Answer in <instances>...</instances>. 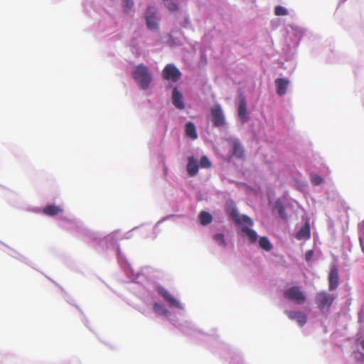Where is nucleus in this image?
Returning <instances> with one entry per match:
<instances>
[{
  "label": "nucleus",
  "instance_id": "obj_1",
  "mask_svg": "<svg viewBox=\"0 0 364 364\" xmlns=\"http://www.w3.org/2000/svg\"><path fill=\"white\" fill-rule=\"evenodd\" d=\"M132 77L140 89L146 90L153 80V76L149 68L144 63L136 65L132 71Z\"/></svg>",
  "mask_w": 364,
  "mask_h": 364
},
{
  "label": "nucleus",
  "instance_id": "obj_2",
  "mask_svg": "<svg viewBox=\"0 0 364 364\" xmlns=\"http://www.w3.org/2000/svg\"><path fill=\"white\" fill-rule=\"evenodd\" d=\"M144 21L148 30L151 31H159V18L155 6H148L144 11Z\"/></svg>",
  "mask_w": 364,
  "mask_h": 364
},
{
  "label": "nucleus",
  "instance_id": "obj_3",
  "mask_svg": "<svg viewBox=\"0 0 364 364\" xmlns=\"http://www.w3.org/2000/svg\"><path fill=\"white\" fill-rule=\"evenodd\" d=\"M162 77L170 84L178 83L182 77V73L173 63L165 65L161 73Z\"/></svg>",
  "mask_w": 364,
  "mask_h": 364
},
{
  "label": "nucleus",
  "instance_id": "obj_4",
  "mask_svg": "<svg viewBox=\"0 0 364 364\" xmlns=\"http://www.w3.org/2000/svg\"><path fill=\"white\" fill-rule=\"evenodd\" d=\"M315 300L321 312H328L335 300V296L325 291H321L316 294Z\"/></svg>",
  "mask_w": 364,
  "mask_h": 364
},
{
  "label": "nucleus",
  "instance_id": "obj_5",
  "mask_svg": "<svg viewBox=\"0 0 364 364\" xmlns=\"http://www.w3.org/2000/svg\"><path fill=\"white\" fill-rule=\"evenodd\" d=\"M287 33L289 43H288L289 47L298 48L300 41H301L304 30L301 27L296 25H289L287 28Z\"/></svg>",
  "mask_w": 364,
  "mask_h": 364
},
{
  "label": "nucleus",
  "instance_id": "obj_6",
  "mask_svg": "<svg viewBox=\"0 0 364 364\" xmlns=\"http://www.w3.org/2000/svg\"><path fill=\"white\" fill-rule=\"evenodd\" d=\"M283 295L287 299L299 305L303 304L306 299L305 294L299 286L289 287L284 291Z\"/></svg>",
  "mask_w": 364,
  "mask_h": 364
},
{
  "label": "nucleus",
  "instance_id": "obj_7",
  "mask_svg": "<svg viewBox=\"0 0 364 364\" xmlns=\"http://www.w3.org/2000/svg\"><path fill=\"white\" fill-rule=\"evenodd\" d=\"M210 117L213 127H220L225 125V117L220 105H216L211 108Z\"/></svg>",
  "mask_w": 364,
  "mask_h": 364
},
{
  "label": "nucleus",
  "instance_id": "obj_8",
  "mask_svg": "<svg viewBox=\"0 0 364 364\" xmlns=\"http://www.w3.org/2000/svg\"><path fill=\"white\" fill-rule=\"evenodd\" d=\"M237 116L242 124L249 121L250 117L247 112V103L242 95H240L236 102Z\"/></svg>",
  "mask_w": 364,
  "mask_h": 364
},
{
  "label": "nucleus",
  "instance_id": "obj_9",
  "mask_svg": "<svg viewBox=\"0 0 364 364\" xmlns=\"http://www.w3.org/2000/svg\"><path fill=\"white\" fill-rule=\"evenodd\" d=\"M228 214L237 225L245 223L250 226L253 225L252 220L246 215H240L235 206L227 209Z\"/></svg>",
  "mask_w": 364,
  "mask_h": 364
},
{
  "label": "nucleus",
  "instance_id": "obj_10",
  "mask_svg": "<svg viewBox=\"0 0 364 364\" xmlns=\"http://www.w3.org/2000/svg\"><path fill=\"white\" fill-rule=\"evenodd\" d=\"M328 289L330 291L337 289L339 284L338 270L336 265H332L328 277Z\"/></svg>",
  "mask_w": 364,
  "mask_h": 364
},
{
  "label": "nucleus",
  "instance_id": "obj_11",
  "mask_svg": "<svg viewBox=\"0 0 364 364\" xmlns=\"http://www.w3.org/2000/svg\"><path fill=\"white\" fill-rule=\"evenodd\" d=\"M157 292L172 306L182 309L180 302L176 300L166 289L162 287L157 288Z\"/></svg>",
  "mask_w": 364,
  "mask_h": 364
},
{
  "label": "nucleus",
  "instance_id": "obj_12",
  "mask_svg": "<svg viewBox=\"0 0 364 364\" xmlns=\"http://www.w3.org/2000/svg\"><path fill=\"white\" fill-rule=\"evenodd\" d=\"M285 314L289 319L296 321L300 326L306 323V316L301 311L286 310Z\"/></svg>",
  "mask_w": 364,
  "mask_h": 364
},
{
  "label": "nucleus",
  "instance_id": "obj_13",
  "mask_svg": "<svg viewBox=\"0 0 364 364\" xmlns=\"http://www.w3.org/2000/svg\"><path fill=\"white\" fill-rule=\"evenodd\" d=\"M232 155L237 159H242L245 156V149L238 139H235L232 143Z\"/></svg>",
  "mask_w": 364,
  "mask_h": 364
},
{
  "label": "nucleus",
  "instance_id": "obj_14",
  "mask_svg": "<svg viewBox=\"0 0 364 364\" xmlns=\"http://www.w3.org/2000/svg\"><path fill=\"white\" fill-rule=\"evenodd\" d=\"M186 171L190 176H194L198 173V164L197 160L191 156L188 158V164L186 166Z\"/></svg>",
  "mask_w": 364,
  "mask_h": 364
},
{
  "label": "nucleus",
  "instance_id": "obj_15",
  "mask_svg": "<svg viewBox=\"0 0 364 364\" xmlns=\"http://www.w3.org/2000/svg\"><path fill=\"white\" fill-rule=\"evenodd\" d=\"M63 211V209L60 206L55 205H48L43 209V213L48 216H55Z\"/></svg>",
  "mask_w": 364,
  "mask_h": 364
},
{
  "label": "nucleus",
  "instance_id": "obj_16",
  "mask_svg": "<svg viewBox=\"0 0 364 364\" xmlns=\"http://www.w3.org/2000/svg\"><path fill=\"white\" fill-rule=\"evenodd\" d=\"M310 227L308 223L301 228V229L296 233L295 237L299 240H308L310 238Z\"/></svg>",
  "mask_w": 364,
  "mask_h": 364
},
{
  "label": "nucleus",
  "instance_id": "obj_17",
  "mask_svg": "<svg viewBox=\"0 0 364 364\" xmlns=\"http://www.w3.org/2000/svg\"><path fill=\"white\" fill-rule=\"evenodd\" d=\"M289 80L287 77H277L274 80L276 91H287L289 85Z\"/></svg>",
  "mask_w": 364,
  "mask_h": 364
},
{
  "label": "nucleus",
  "instance_id": "obj_18",
  "mask_svg": "<svg viewBox=\"0 0 364 364\" xmlns=\"http://www.w3.org/2000/svg\"><path fill=\"white\" fill-rule=\"evenodd\" d=\"M176 18H177L178 24L183 28L193 30V25L191 22L190 16H189L188 14H187L186 12L184 13L183 19H180L179 16H178Z\"/></svg>",
  "mask_w": 364,
  "mask_h": 364
},
{
  "label": "nucleus",
  "instance_id": "obj_19",
  "mask_svg": "<svg viewBox=\"0 0 364 364\" xmlns=\"http://www.w3.org/2000/svg\"><path fill=\"white\" fill-rule=\"evenodd\" d=\"M172 102L178 109H183L185 107L181 92H173Z\"/></svg>",
  "mask_w": 364,
  "mask_h": 364
},
{
  "label": "nucleus",
  "instance_id": "obj_20",
  "mask_svg": "<svg viewBox=\"0 0 364 364\" xmlns=\"http://www.w3.org/2000/svg\"><path fill=\"white\" fill-rule=\"evenodd\" d=\"M241 231L247 237L249 241L255 243L257 240V235L256 232L248 227L242 226Z\"/></svg>",
  "mask_w": 364,
  "mask_h": 364
},
{
  "label": "nucleus",
  "instance_id": "obj_21",
  "mask_svg": "<svg viewBox=\"0 0 364 364\" xmlns=\"http://www.w3.org/2000/svg\"><path fill=\"white\" fill-rule=\"evenodd\" d=\"M186 134L192 139H196L198 137L196 129L193 122H188L186 124Z\"/></svg>",
  "mask_w": 364,
  "mask_h": 364
},
{
  "label": "nucleus",
  "instance_id": "obj_22",
  "mask_svg": "<svg viewBox=\"0 0 364 364\" xmlns=\"http://www.w3.org/2000/svg\"><path fill=\"white\" fill-rule=\"evenodd\" d=\"M199 220H200V223L202 225H207L212 222L213 217H212L211 214H210L209 213H208L206 211H202L200 213V215H199Z\"/></svg>",
  "mask_w": 364,
  "mask_h": 364
},
{
  "label": "nucleus",
  "instance_id": "obj_23",
  "mask_svg": "<svg viewBox=\"0 0 364 364\" xmlns=\"http://www.w3.org/2000/svg\"><path fill=\"white\" fill-rule=\"evenodd\" d=\"M173 33V31L168 35L167 42L168 45L171 47L181 46L182 45L181 40L178 37L174 36Z\"/></svg>",
  "mask_w": 364,
  "mask_h": 364
},
{
  "label": "nucleus",
  "instance_id": "obj_24",
  "mask_svg": "<svg viewBox=\"0 0 364 364\" xmlns=\"http://www.w3.org/2000/svg\"><path fill=\"white\" fill-rule=\"evenodd\" d=\"M164 6L172 12L178 11L180 9L178 4L175 0H162Z\"/></svg>",
  "mask_w": 364,
  "mask_h": 364
},
{
  "label": "nucleus",
  "instance_id": "obj_25",
  "mask_svg": "<svg viewBox=\"0 0 364 364\" xmlns=\"http://www.w3.org/2000/svg\"><path fill=\"white\" fill-rule=\"evenodd\" d=\"M259 244L260 247L266 251H269L272 248V245L267 237H260Z\"/></svg>",
  "mask_w": 364,
  "mask_h": 364
},
{
  "label": "nucleus",
  "instance_id": "obj_26",
  "mask_svg": "<svg viewBox=\"0 0 364 364\" xmlns=\"http://www.w3.org/2000/svg\"><path fill=\"white\" fill-rule=\"evenodd\" d=\"M153 310L156 314L161 316H166L168 314V310L163 305L158 303H154Z\"/></svg>",
  "mask_w": 364,
  "mask_h": 364
},
{
  "label": "nucleus",
  "instance_id": "obj_27",
  "mask_svg": "<svg viewBox=\"0 0 364 364\" xmlns=\"http://www.w3.org/2000/svg\"><path fill=\"white\" fill-rule=\"evenodd\" d=\"M275 207L278 210V213L281 218L285 219L287 218V215L285 213V209L283 205V203L279 200H277L275 203Z\"/></svg>",
  "mask_w": 364,
  "mask_h": 364
},
{
  "label": "nucleus",
  "instance_id": "obj_28",
  "mask_svg": "<svg viewBox=\"0 0 364 364\" xmlns=\"http://www.w3.org/2000/svg\"><path fill=\"white\" fill-rule=\"evenodd\" d=\"M274 14L278 16H287L289 14L288 9L282 5H277L274 9Z\"/></svg>",
  "mask_w": 364,
  "mask_h": 364
},
{
  "label": "nucleus",
  "instance_id": "obj_29",
  "mask_svg": "<svg viewBox=\"0 0 364 364\" xmlns=\"http://www.w3.org/2000/svg\"><path fill=\"white\" fill-rule=\"evenodd\" d=\"M213 240L222 247H226L227 243L225 240V235L222 233H217L213 235Z\"/></svg>",
  "mask_w": 364,
  "mask_h": 364
},
{
  "label": "nucleus",
  "instance_id": "obj_30",
  "mask_svg": "<svg viewBox=\"0 0 364 364\" xmlns=\"http://www.w3.org/2000/svg\"><path fill=\"white\" fill-rule=\"evenodd\" d=\"M122 6L124 9V11L129 13L134 6V1L133 0H122Z\"/></svg>",
  "mask_w": 364,
  "mask_h": 364
},
{
  "label": "nucleus",
  "instance_id": "obj_31",
  "mask_svg": "<svg viewBox=\"0 0 364 364\" xmlns=\"http://www.w3.org/2000/svg\"><path fill=\"white\" fill-rule=\"evenodd\" d=\"M311 181L314 185L318 186L323 183V179L319 175L311 174Z\"/></svg>",
  "mask_w": 364,
  "mask_h": 364
},
{
  "label": "nucleus",
  "instance_id": "obj_32",
  "mask_svg": "<svg viewBox=\"0 0 364 364\" xmlns=\"http://www.w3.org/2000/svg\"><path fill=\"white\" fill-rule=\"evenodd\" d=\"M200 166L201 168H210L211 166V162L207 156H203L200 159Z\"/></svg>",
  "mask_w": 364,
  "mask_h": 364
},
{
  "label": "nucleus",
  "instance_id": "obj_33",
  "mask_svg": "<svg viewBox=\"0 0 364 364\" xmlns=\"http://www.w3.org/2000/svg\"><path fill=\"white\" fill-rule=\"evenodd\" d=\"M314 256V251L310 250H308L305 254V259L306 262H310Z\"/></svg>",
  "mask_w": 364,
  "mask_h": 364
},
{
  "label": "nucleus",
  "instance_id": "obj_34",
  "mask_svg": "<svg viewBox=\"0 0 364 364\" xmlns=\"http://www.w3.org/2000/svg\"><path fill=\"white\" fill-rule=\"evenodd\" d=\"M347 0H339L338 6H340L341 4H344Z\"/></svg>",
  "mask_w": 364,
  "mask_h": 364
},
{
  "label": "nucleus",
  "instance_id": "obj_35",
  "mask_svg": "<svg viewBox=\"0 0 364 364\" xmlns=\"http://www.w3.org/2000/svg\"><path fill=\"white\" fill-rule=\"evenodd\" d=\"M362 349L364 350V338L360 343Z\"/></svg>",
  "mask_w": 364,
  "mask_h": 364
},
{
  "label": "nucleus",
  "instance_id": "obj_36",
  "mask_svg": "<svg viewBox=\"0 0 364 364\" xmlns=\"http://www.w3.org/2000/svg\"><path fill=\"white\" fill-rule=\"evenodd\" d=\"M171 91H174V92L178 91V87H177L176 86H175V87L171 90Z\"/></svg>",
  "mask_w": 364,
  "mask_h": 364
},
{
  "label": "nucleus",
  "instance_id": "obj_37",
  "mask_svg": "<svg viewBox=\"0 0 364 364\" xmlns=\"http://www.w3.org/2000/svg\"><path fill=\"white\" fill-rule=\"evenodd\" d=\"M362 242H363L362 239H360V245H362ZM361 247H362V250H363V252H364V247H363V245H361Z\"/></svg>",
  "mask_w": 364,
  "mask_h": 364
},
{
  "label": "nucleus",
  "instance_id": "obj_38",
  "mask_svg": "<svg viewBox=\"0 0 364 364\" xmlns=\"http://www.w3.org/2000/svg\"><path fill=\"white\" fill-rule=\"evenodd\" d=\"M237 92L241 91L240 88H237Z\"/></svg>",
  "mask_w": 364,
  "mask_h": 364
},
{
  "label": "nucleus",
  "instance_id": "obj_39",
  "mask_svg": "<svg viewBox=\"0 0 364 364\" xmlns=\"http://www.w3.org/2000/svg\"><path fill=\"white\" fill-rule=\"evenodd\" d=\"M179 33H181V34L183 33V31H179Z\"/></svg>",
  "mask_w": 364,
  "mask_h": 364
},
{
  "label": "nucleus",
  "instance_id": "obj_40",
  "mask_svg": "<svg viewBox=\"0 0 364 364\" xmlns=\"http://www.w3.org/2000/svg\"><path fill=\"white\" fill-rule=\"evenodd\" d=\"M278 93H279V95H282V94H283L284 92H278Z\"/></svg>",
  "mask_w": 364,
  "mask_h": 364
}]
</instances>
